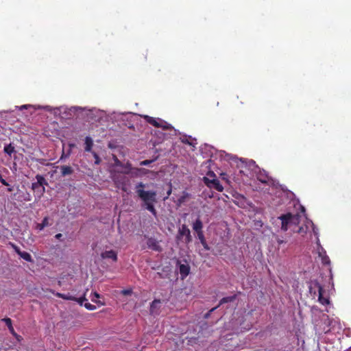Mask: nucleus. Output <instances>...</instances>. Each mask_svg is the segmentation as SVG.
I'll return each mask as SVG.
<instances>
[{"label": "nucleus", "instance_id": "obj_1", "mask_svg": "<svg viewBox=\"0 0 351 351\" xmlns=\"http://www.w3.org/2000/svg\"><path fill=\"white\" fill-rule=\"evenodd\" d=\"M278 219L281 221L282 230L287 231L288 229H291L293 231V229L297 228L300 223V215L299 214L293 215L291 213H287L281 215Z\"/></svg>", "mask_w": 351, "mask_h": 351}, {"label": "nucleus", "instance_id": "obj_2", "mask_svg": "<svg viewBox=\"0 0 351 351\" xmlns=\"http://www.w3.org/2000/svg\"><path fill=\"white\" fill-rule=\"evenodd\" d=\"M145 187V184L143 182H139L136 186V193L138 197L145 204L149 202H156L157 193L154 191H145L143 189Z\"/></svg>", "mask_w": 351, "mask_h": 351}, {"label": "nucleus", "instance_id": "obj_3", "mask_svg": "<svg viewBox=\"0 0 351 351\" xmlns=\"http://www.w3.org/2000/svg\"><path fill=\"white\" fill-rule=\"evenodd\" d=\"M309 292L311 294L316 295V290L315 289H317L318 291V301L323 305L328 304L330 301L328 297H325L324 289L323 287L320 285V283L317 280H313L311 282L309 285Z\"/></svg>", "mask_w": 351, "mask_h": 351}, {"label": "nucleus", "instance_id": "obj_4", "mask_svg": "<svg viewBox=\"0 0 351 351\" xmlns=\"http://www.w3.org/2000/svg\"><path fill=\"white\" fill-rule=\"evenodd\" d=\"M176 238L177 241H182L186 244H189L192 241L191 231L186 224H182L179 228Z\"/></svg>", "mask_w": 351, "mask_h": 351}, {"label": "nucleus", "instance_id": "obj_5", "mask_svg": "<svg viewBox=\"0 0 351 351\" xmlns=\"http://www.w3.org/2000/svg\"><path fill=\"white\" fill-rule=\"evenodd\" d=\"M36 179L37 182H33L32 184V189L34 191L39 192L41 195H43L45 191V186H47L48 183L45 178L41 175H36Z\"/></svg>", "mask_w": 351, "mask_h": 351}, {"label": "nucleus", "instance_id": "obj_6", "mask_svg": "<svg viewBox=\"0 0 351 351\" xmlns=\"http://www.w3.org/2000/svg\"><path fill=\"white\" fill-rule=\"evenodd\" d=\"M208 176H210L211 177H213L212 180L209 179L207 177H204V182L206 184L207 186L210 188L215 189L219 192H222L223 190V186L221 184L219 180L217 178H215V175L214 173H211L208 174Z\"/></svg>", "mask_w": 351, "mask_h": 351}, {"label": "nucleus", "instance_id": "obj_7", "mask_svg": "<svg viewBox=\"0 0 351 351\" xmlns=\"http://www.w3.org/2000/svg\"><path fill=\"white\" fill-rule=\"evenodd\" d=\"M145 119L147 123L156 128H162L163 129H168L167 123L160 119H156L149 116H145Z\"/></svg>", "mask_w": 351, "mask_h": 351}, {"label": "nucleus", "instance_id": "obj_8", "mask_svg": "<svg viewBox=\"0 0 351 351\" xmlns=\"http://www.w3.org/2000/svg\"><path fill=\"white\" fill-rule=\"evenodd\" d=\"M114 182L116 184V186L121 189L123 191L127 192L128 191V183L129 180L125 176H117L114 178Z\"/></svg>", "mask_w": 351, "mask_h": 351}, {"label": "nucleus", "instance_id": "obj_9", "mask_svg": "<svg viewBox=\"0 0 351 351\" xmlns=\"http://www.w3.org/2000/svg\"><path fill=\"white\" fill-rule=\"evenodd\" d=\"M101 257L103 259H111L114 262H117V259H118V258H117V253L115 251L112 250H106L105 252H103L101 254Z\"/></svg>", "mask_w": 351, "mask_h": 351}, {"label": "nucleus", "instance_id": "obj_10", "mask_svg": "<svg viewBox=\"0 0 351 351\" xmlns=\"http://www.w3.org/2000/svg\"><path fill=\"white\" fill-rule=\"evenodd\" d=\"M256 178L258 181L263 184H267L270 180L267 172L264 169L259 170L256 174Z\"/></svg>", "mask_w": 351, "mask_h": 351}, {"label": "nucleus", "instance_id": "obj_11", "mask_svg": "<svg viewBox=\"0 0 351 351\" xmlns=\"http://www.w3.org/2000/svg\"><path fill=\"white\" fill-rule=\"evenodd\" d=\"M147 246L149 248H150L154 251H156V252L162 251L161 246L159 245L158 242L154 238H149L147 240Z\"/></svg>", "mask_w": 351, "mask_h": 351}, {"label": "nucleus", "instance_id": "obj_12", "mask_svg": "<svg viewBox=\"0 0 351 351\" xmlns=\"http://www.w3.org/2000/svg\"><path fill=\"white\" fill-rule=\"evenodd\" d=\"M182 143L189 145L192 147H195L197 143L196 139L192 138L191 136L184 135L180 138Z\"/></svg>", "mask_w": 351, "mask_h": 351}, {"label": "nucleus", "instance_id": "obj_13", "mask_svg": "<svg viewBox=\"0 0 351 351\" xmlns=\"http://www.w3.org/2000/svg\"><path fill=\"white\" fill-rule=\"evenodd\" d=\"M161 302L160 300L155 299L150 305V313L151 314H158V309L160 308V304Z\"/></svg>", "mask_w": 351, "mask_h": 351}, {"label": "nucleus", "instance_id": "obj_14", "mask_svg": "<svg viewBox=\"0 0 351 351\" xmlns=\"http://www.w3.org/2000/svg\"><path fill=\"white\" fill-rule=\"evenodd\" d=\"M60 169L62 176L71 175L74 171L73 169L71 167L67 165L60 166Z\"/></svg>", "mask_w": 351, "mask_h": 351}, {"label": "nucleus", "instance_id": "obj_15", "mask_svg": "<svg viewBox=\"0 0 351 351\" xmlns=\"http://www.w3.org/2000/svg\"><path fill=\"white\" fill-rule=\"evenodd\" d=\"M179 271L182 278H184L189 274L190 267L188 265L181 264L179 267Z\"/></svg>", "mask_w": 351, "mask_h": 351}, {"label": "nucleus", "instance_id": "obj_16", "mask_svg": "<svg viewBox=\"0 0 351 351\" xmlns=\"http://www.w3.org/2000/svg\"><path fill=\"white\" fill-rule=\"evenodd\" d=\"M50 292L52 293L54 295L57 296L58 298H62L64 300H72V301L76 300L75 297L72 296L70 294H64V293H58V292L56 293L53 290H50Z\"/></svg>", "mask_w": 351, "mask_h": 351}, {"label": "nucleus", "instance_id": "obj_17", "mask_svg": "<svg viewBox=\"0 0 351 351\" xmlns=\"http://www.w3.org/2000/svg\"><path fill=\"white\" fill-rule=\"evenodd\" d=\"M203 223L199 218H197L195 221L193 223V229L195 231V232H198L199 231H203Z\"/></svg>", "mask_w": 351, "mask_h": 351}, {"label": "nucleus", "instance_id": "obj_18", "mask_svg": "<svg viewBox=\"0 0 351 351\" xmlns=\"http://www.w3.org/2000/svg\"><path fill=\"white\" fill-rule=\"evenodd\" d=\"M236 297H237L236 295H232V296L224 297V298H223L222 299L220 300L219 303V304L217 306L219 307V306H220L221 305H222L223 304L228 303V302H232L235 300Z\"/></svg>", "mask_w": 351, "mask_h": 351}, {"label": "nucleus", "instance_id": "obj_19", "mask_svg": "<svg viewBox=\"0 0 351 351\" xmlns=\"http://www.w3.org/2000/svg\"><path fill=\"white\" fill-rule=\"evenodd\" d=\"M93 146V141L91 137L86 136L85 138V151L90 152Z\"/></svg>", "mask_w": 351, "mask_h": 351}, {"label": "nucleus", "instance_id": "obj_20", "mask_svg": "<svg viewBox=\"0 0 351 351\" xmlns=\"http://www.w3.org/2000/svg\"><path fill=\"white\" fill-rule=\"evenodd\" d=\"M3 151L5 154H7L8 156H11L12 154L15 152V148L12 145V143H10L8 145H6L4 147Z\"/></svg>", "mask_w": 351, "mask_h": 351}, {"label": "nucleus", "instance_id": "obj_21", "mask_svg": "<svg viewBox=\"0 0 351 351\" xmlns=\"http://www.w3.org/2000/svg\"><path fill=\"white\" fill-rule=\"evenodd\" d=\"M48 220H49L48 217H44V219L42 221V223L37 224L36 228L39 230H43L46 226H48V224H49Z\"/></svg>", "mask_w": 351, "mask_h": 351}, {"label": "nucleus", "instance_id": "obj_22", "mask_svg": "<svg viewBox=\"0 0 351 351\" xmlns=\"http://www.w3.org/2000/svg\"><path fill=\"white\" fill-rule=\"evenodd\" d=\"M154 203L155 202H149L145 204V208L147 210H149L150 213H152L154 215H156V210L154 208Z\"/></svg>", "mask_w": 351, "mask_h": 351}, {"label": "nucleus", "instance_id": "obj_23", "mask_svg": "<svg viewBox=\"0 0 351 351\" xmlns=\"http://www.w3.org/2000/svg\"><path fill=\"white\" fill-rule=\"evenodd\" d=\"M19 256L21 258H22L23 259H24L26 261H28V262L32 261V258L30 254L27 252H22Z\"/></svg>", "mask_w": 351, "mask_h": 351}, {"label": "nucleus", "instance_id": "obj_24", "mask_svg": "<svg viewBox=\"0 0 351 351\" xmlns=\"http://www.w3.org/2000/svg\"><path fill=\"white\" fill-rule=\"evenodd\" d=\"M306 229H307V227L304 228V227L301 226V227L298 228V229H296V228H293V232H298L300 234H303V233L306 232Z\"/></svg>", "mask_w": 351, "mask_h": 351}, {"label": "nucleus", "instance_id": "obj_25", "mask_svg": "<svg viewBox=\"0 0 351 351\" xmlns=\"http://www.w3.org/2000/svg\"><path fill=\"white\" fill-rule=\"evenodd\" d=\"M196 233H197V237L198 239L199 240L200 243H202L204 241H206V239H205V237H204L203 231H199V232H196Z\"/></svg>", "mask_w": 351, "mask_h": 351}, {"label": "nucleus", "instance_id": "obj_26", "mask_svg": "<svg viewBox=\"0 0 351 351\" xmlns=\"http://www.w3.org/2000/svg\"><path fill=\"white\" fill-rule=\"evenodd\" d=\"M3 322H4L8 326V328H12V320L10 318L6 317L2 319Z\"/></svg>", "mask_w": 351, "mask_h": 351}, {"label": "nucleus", "instance_id": "obj_27", "mask_svg": "<svg viewBox=\"0 0 351 351\" xmlns=\"http://www.w3.org/2000/svg\"><path fill=\"white\" fill-rule=\"evenodd\" d=\"M322 262L324 265H329L330 264V258L328 256L324 255L322 258Z\"/></svg>", "mask_w": 351, "mask_h": 351}, {"label": "nucleus", "instance_id": "obj_28", "mask_svg": "<svg viewBox=\"0 0 351 351\" xmlns=\"http://www.w3.org/2000/svg\"><path fill=\"white\" fill-rule=\"evenodd\" d=\"M84 306L86 309L90 311H93L96 309V306L95 305H93L88 302L85 303Z\"/></svg>", "mask_w": 351, "mask_h": 351}, {"label": "nucleus", "instance_id": "obj_29", "mask_svg": "<svg viewBox=\"0 0 351 351\" xmlns=\"http://www.w3.org/2000/svg\"><path fill=\"white\" fill-rule=\"evenodd\" d=\"M218 308V306H215L213 308H211L208 312H207L205 315H204V318L205 319H208L210 316V314L215 311L217 308Z\"/></svg>", "mask_w": 351, "mask_h": 351}, {"label": "nucleus", "instance_id": "obj_30", "mask_svg": "<svg viewBox=\"0 0 351 351\" xmlns=\"http://www.w3.org/2000/svg\"><path fill=\"white\" fill-rule=\"evenodd\" d=\"M75 301L77 302L80 305H83L84 302L87 301V299L84 295L83 297H81L80 298H76Z\"/></svg>", "mask_w": 351, "mask_h": 351}, {"label": "nucleus", "instance_id": "obj_31", "mask_svg": "<svg viewBox=\"0 0 351 351\" xmlns=\"http://www.w3.org/2000/svg\"><path fill=\"white\" fill-rule=\"evenodd\" d=\"M153 161H154V160H145L141 161L140 165L142 166H147V165H150Z\"/></svg>", "mask_w": 351, "mask_h": 351}, {"label": "nucleus", "instance_id": "obj_32", "mask_svg": "<svg viewBox=\"0 0 351 351\" xmlns=\"http://www.w3.org/2000/svg\"><path fill=\"white\" fill-rule=\"evenodd\" d=\"M93 156H94V158L95 159V163L97 164V165L99 164L100 163V158H99V156L97 155V154L95 153V152H93Z\"/></svg>", "mask_w": 351, "mask_h": 351}, {"label": "nucleus", "instance_id": "obj_33", "mask_svg": "<svg viewBox=\"0 0 351 351\" xmlns=\"http://www.w3.org/2000/svg\"><path fill=\"white\" fill-rule=\"evenodd\" d=\"M11 245H12V246L13 249L14 250V251H15V252H16L19 255H20V254H21V253L22 252V251H21L20 248H19L17 245H14V244H11Z\"/></svg>", "mask_w": 351, "mask_h": 351}, {"label": "nucleus", "instance_id": "obj_34", "mask_svg": "<svg viewBox=\"0 0 351 351\" xmlns=\"http://www.w3.org/2000/svg\"><path fill=\"white\" fill-rule=\"evenodd\" d=\"M0 182L4 185V186H9L10 184H8V182H6V180L5 179L3 178L2 176L0 174Z\"/></svg>", "mask_w": 351, "mask_h": 351}, {"label": "nucleus", "instance_id": "obj_35", "mask_svg": "<svg viewBox=\"0 0 351 351\" xmlns=\"http://www.w3.org/2000/svg\"><path fill=\"white\" fill-rule=\"evenodd\" d=\"M121 293L124 295H130L132 293V290L131 289H123V291H121Z\"/></svg>", "mask_w": 351, "mask_h": 351}, {"label": "nucleus", "instance_id": "obj_36", "mask_svg": "<svg viewBox=\"0 0 351 351\" xmlns=\"http://www.w3.org/2000/svg\"><path fill=\"white\" fill-rule=\"evenodd\" d=\"M201 244L202 245V246L204 247V248L206 250H210V247L208 246L206 241H204V242L201 243Z\"/></svg>", "mask_w": 351, "mask_h": 351}, {"label": "nucleus", "instance_id": "obj_37", "mask_svg": "<svg viewBox=\"0 0 351 351\" xmlns=\"http://www.w3.org/2000/svg\"><path fill=\"white\" fill-rule=\"evenodd\" d=\"M91 300L95 303L100 304V302L97 301L95 297H93ZM101 304L104 305V303H101Z\"/></svg>", "mask_w": 351, "mask_h": 351}, {"label": "nucleus", "instance_id": "obj_38", "mask_svg": "<svg viewBox=\"0 0 351 351\" xmlns=\"http://www.w3.org/2000/svg\"><path fill=\"white\" fill-rule=\"evenodd\" d=\"M55 237L57 239H61V238L62 237V234L61 233H58V234H56Z\"/></svg>", "mask_w": 351, "mask_h": 351}, {"label": "nucleus", "instance_id": "obj_39", "mask_svg": "<svg viewBox=\"0 0 351 351\" xmlns=\"http://www.w3.org/2000/svg\"><path fill=\"white\" fill-rule=\"evenodd\" d=\"M8 329H9V330L10 331V332H11L12 335H16V333H15V332H14V328H13V326H12V328H9Z\"/></svg>", "mask_w": 351, "mask_h": 351}, {"label": "nucleus", "instance_id": "obj_40", "mask_svg": "<svg viewBox=\"0 0 351 351\" xmlns=\"http://www.w3.org/2000/svg\"><path fill=\"white\" fill-rule=\"evenodd\" d=\"M277 243H278L279 245H280V244H282V243H284V241H283V240H282V239H277Z\"/></svg>", "mask_w": 351, "mask_h": 351}, {"label": "nucleus", "instance_id": "obj_41", "mask_svg": "<svg viewBox=\"0 0 351 351\" xmlns=\"http://www.w3.org/2000/svg\"><path fill=\"white\" fill-rule=\"evenodd\" d=\"M93 297H95V298H99L100 296H99V293H97V292H95Z\"/></svg>", "mask_w": 351, "mask_h": 351}, {"label": "nucleus", "instance_id": "obj_42", "mask_svg": "<svg viewBox=\"0 0 351 351\" xmlns=\"http://www.w3.org/2000/svg\"><path fill=\"white\" fill-rule=\"evenodd\" d=\"M25 108H27V105H23L21 107V109H25Z\"/></svg>", "mask_w": 351, "mask_h": 351}, {"label": "nucleus", "instance_id": "obj_43", "mask_svg": "<svg viewBox=\"0 0 351 351\" xmlns=\"http://www.w3.org/2000/svg\"><path fill=\"white\" fill-rule=\"evenodd\" d=\"M12 190H13V188H12V187H9V188H8V192H12Z\"/></svg>", "mask_w": 351, "mask_h": 351}, {"label": "nucleus", "instance_id": "obj_44", "mask_svg": "<svg viewBox=\"0 0 351 351\" xmlns=\"http://www.w3.org/2000/svg\"><path fill=\"white\" fill-rule=\"evenodd\" d=\"M251 327H252V324L249 325L248 327L245 328V330H248L251 328Z\"/></svg>", "mask_w": 351, "mask_h": 351}, {"label": "nucleus", "instance_id": "obj_45", "mask_svg": "<svg viewBox=\"0 0 351 351\" xmlns=\"http://www.w3.org/2000/svg\"><path fill=\"white\" fill-rule=\"evenodd\" d=\"M69 145V147H70L71 148H72V147H75V144H73V143H70Z\"/></svg>", "mask_w": 351, "mask_h": 351}, {"label": "nucleus", "instance_id": "obj_46", "mask_svg": "<svg viewBox=\"0 0 351 351\" xmlns=\"http://www.w3.org/2000/svg\"><path fill=\"white\" fill-rule=\"evenodd\" d=\"M171 190L170 189V190L168 191V193H168V195H169L171 194Z\"/></svg>", "mask_w": 351, "mask_h": 351}, {"label": "nucleus", "instance_id": "obj_47", "mask_svg": "<svg viewBox=\"0 0 351 351\" xmlns=\"http://www.w3.org/2000/svg\"><path fill=\"white\" fill-rule=\"evenodd\" d=\"M64 158V153L62 154L60 159L62 160Z\"/></svg>", "mask_w": 351, "mask_h": 351}, {"label": "nucleus", "instance_id": "obj_48", "mask_svg": "<svg viewBox=\"0 0 351 351\" xmlns=\"http://www.w3.org/2000/svg\"><path fill=\"white\" fill-rule=\"evenodd\" d=\"M179 201H180V202H182L183 201V197H182L181 199H179Z\"/></svg>", "mask_w": 351, "mask_h": 351}]
</instances>
